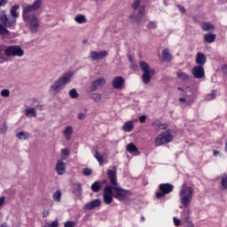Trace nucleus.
<instances>
[{
    "label": "nucleus",
    "mask_w": 227,
    "mask_h": 227,
    "mask_svg": "<svg viewBox=\"0 0 227 227\" xmlns=\"http://www.w3.org/2000/svg\"><path fill=\"white\" fill-rule=\"evenodd\" d=\"M42 7V0H35L33 4H27L23 7L22 17L24 22H27L29 25V30L31 33H36L40 29V20L33 12L40 10Z\"/></svg>",
    "instance_id": "nucleus-1"
},
{
    "label": "nucleus",
    "mask_w": 227,
    "mask_h": 227,
    "mask_svg": "<svg viewBox=\"0 0 227 227\" xmlns=\"http://www.w3.org/2000/svg\"><path fill=\"white\" fill-rule=\"evenodd\" d=\"M114 169H108L106 175L110 180L112 191L114 192V198L119 201H123L132 196V193L129 190H125L118 185V177L116 176V167H113Z\"/></svg>",
    "instance_id": "nucleus-2"
},
{
    "label": "nucleus",
    "mask_w": 227,
    "mask_h": 227,
    "mask_svg": "<svg viewBox=\"0 0 227 227\" xmlns=\"http://www.w3.org/2000/svg\"><path fill=\"white\" fill-rule=\"evenodd\" d=\"M72 77H74V72L69 71L64 73L58 80H56L50 87V93L51 95H58L59 91L63 90L67 86V84H70L72 81Z\"/></svg>",
    "instance_id": "nucleus-3"
},
{
    "label": "nucleus",
    "mask_w": 227,
    "mask_h": 227,
    "mask_svg": "<svg viewBox=\"0 0 227 227\" xmlns=\"http://www.w3.org/2000/svg\"><path fill=\"white\" fill-rule=\"evenodd\" d=\"M179 198L181 205L184 208H188L191 203H192V198H194V188L184 184L179 191Z\"/></svg>",
    "instance_id": "nucleus-4"
},
{
    "label": "nucleus",
    "mask_w": 227,
    "mask_h": 227,
    "mask_svg": "<svg viewBox=\"0 0 227 227\" xmlns=\"http://www.w3.org/2000/svg\"><path fill=\"white\" fill-rule=\"evenodd\" d=\"M0 35H10V30L7 27H13L15 24H17V20L15 19H8V15L6 12H2L0 14Z\"/></svg>",
    "instance_id": "nucleus-5"
},
{
    "label": "nucleus",
    "mask_w": 227,
    "mask_h": 227,
    "mask_svg": "<svg viewBox=\"0 0 227 227\" xmlns=\"http://www.w3.org/2000/svg\"><path fill=\"white\" fill-rule=\"evenodd\" d=\"M139 65L140 69L142 70V72H144L142 74V82H144V84H150L152 81V75L155 74V70L150 69V66L145 61H140Z\"/></svg>",
    "instance_id": "nucleus-6"
},
{
    "label": "nucleus",
    "mask_w": 227,
    "mask_h": 227,
    "mask_svg": "<svg viewBox=\"0 0 227 227\" xmlns=\"http://www.w3.org/2000/svg\"><path fill=\"white\" fill-rule=\"evenodd\" d=\"M4 54L7 58H22L24 50L19 45H11L5 48Z\"/></svg>",
    "instance_id": "nucleus-7"
},
{
    "label": "nucleus",
    "mask_w": 227,
    "mask_h": 227,
    "mask_svg": "<svg viewBox=\"0 0 227 227\" xmlns=\"http://www.w3.org/2000/svg\"><path fill=\"white\" fill-rule=\"evenodd\" d=\"M171 141H173V135L171 134V130L168 129L157 136L155 139V146H162V145L171 143Z\"/></svg>",
    "instance_id": "nucleus-8"
},
{
    "label": "nucleus",
    "mask_w": 227,
    "mask_h": 227,
    "mask_svg": "<svg viewBox=\"0 0 227 227\" xmlns=\"http://www.w3.org/2000/svg\"><path fill=\"white\" fill-rule=\"evenodd\" d=\"M160 191L156 192V198L160 200V198H164L166 194H170V192L175 189V186L169 183L160 184L159 185Z\"/></svg>",
    "instance_id": "nucleus-9"
},
{
    "label": "nucleus",
    "mask_w": 227,
    "mask_h": 227,
    "mask_svg": "<svg viewBox=\"0 0 227 227\" xmlns=\"http://www.w3.org/2000/svg\"><path fill=\"white\" fill-rule=\"evenodd\" d=\"M113 198L114 193L113 192V186L106 184L104 188L103 201L106 205H111L113 203Z\"/></svg>",
    "instance_id": "nucleus-10"
},
{
    "label": "nucleus",
    "mask_w": 227,
    "mask_h": 227,
    "mask_svg": "<svg viewBox=\"0 0 227 227\" xmlns=\"http://www.w3.org/2000/svg\"><path fill=\"white\" fill-rule=\"evenodd\" d=\"M192 75L195 79H205V67L203 66H195L192 70Z\"/></svg>",
    "instance_id": "nucleus-11"
},
{
    "label": "nucleus",
    "mask_w": 227,
    "mask_h": 227,
    "mask_svg": "<svg viewBox=\"0 0 227 227\" xmlns=\"http://www.w3.org/2000/svg\"><path fill=\"white\" fill-rule=\"evenodd\" d=\"M107 56V51H91L90 52V59H92V61H98L100 59H104Z\"/></svg>",
    "instance_id": "nucleus-12"
},
{
    "label": "nucleus",
    "mask_w": 227,
    "mask_h": 227,
    "mask_svg": "<svg viewBox=\"0 0 227 227\" xmlns=\"http://www.w3.org/2000/svg\"><path fill=\"white\" fill-rule=\"evenodd\" d=\"M112 85L114 90H123V86H125V78L122 76H116L113 80Z\"/></svg>",
    "instance_id": "nucleus-13"
},
{
    "label": "nucleus",
    "mask_w": 227,
    "mask_h": 227,
    "mask_svg": "<svg viewBox=\"0 0 227 227\" xmlns=\"http://www.w3.org/2000/svg\"><path fill=\"white\" fill-rule=\"evenodd\" d=\"M106 84V78L101 77L91 82L90 90L91 91H97L98 88H102Z\"/></svg>",
    "instance_id": "nucleus-14"
},
{
    "label": "nucleus",
    "mask_w": 227,
    "mask_h": 227,
    "mask_svg": "<svg viewBox=\"0 0 227 227\" xmlns=\"http://www.w3.org/2000/svg\"><path fill=\"white\" fill-rule=\"evenodd\" d=\"M67 171V163L63 161V160H58L56 164V172L57 175H65Z\"/></svg>",
    "instance_id": "nucleus-15"
},
{
    "label": "nucleus",
    "mask_w": 227,
    "mask_h": 227,
    "mask_svg": "<svg viewBox=\"0 0 227 227\" xmlns=\"http://www.w3.org/2000/svg\"><path fill=\"white\" fill-rule=\"evenodd\" d=\"M195 63L198 67H205L207 63V56L202 52H198L195 57Z\"/></svg>",
    "instance_id": "nucleus-16"
},
{
    "label": "nucleus",
    "mask_w": 227,
    "mask_h": 227,
    "mask_svg": "<svg viewBox=\"0 0 227 227\" xmlns=\"http://www.w3.org/2000/svg\"><path fill=\"white\" fill-rule=\"evenodd\" d=\"M102 205V200L100 199H96L85 205L86 210H93V208H97Z\"/></svg>",
    "instance_id": "nucleus-17"
},
{
    "label": "nucleus",
    "mask_w": 227,
    "mask_h": 227,
    "mask_svg": "<svg viewBox=\"0 0 227 227\" xmlns=\"http://www.w3.org/2000/svg\"><path fill=\"white\" fill-rule=\"evenodd\" d=\"M152 125H153V127H154V129H155V130H157V132H159L160 130H166V129H168V125L160 122V121H159V120L153 121Z\"/></svg>",
    "instance_id": "nucleus-18"
},
{
    "label": "nucleus",
    "mask_w": 227,
    "mask_h": 227,
    "mask_svg": "<svg viewBox=\"0 0 227 227\" xmlns=\"http://www.w3.org/2000/svg\"><path fill=\"white\" fill-rule=\"evenodd\" d=\"M74 134V128L72 126L66 127L63 136L66 137L67 141L72 139V135Z\"/></svg>",
    "instance_id": "nucleus-19"
},
{
    "label": "nucleus",
    "mask_w": 227,
    "mask_h": 227,
    "mask_svg": "<svg viewBox=\"0 0 227 227\" xmlns=\"http://www.w3.org/2000/svg\"><path fill=\"white\" fill-rule=\"evenodd\" d=\"M215 34L207 33L204 35V42L207 43H214L215 42Z\"/></svg>",
    "instance_id": "nucleus-20"
},
{
    "label": "nucleus",
    "mask_w": 227,
    "mask_h": 227,
    "mask_svg": "<svg viewBox=\"0 0 227 227\" xmlns=\"http://www.w3.org/2000/svg\"><path fill=\"white\" fill-rule=\"evenodd\" d=\"M124 132H132L134 130V122L132 121H127L122 126Z\"/></svg>",
    "instance_id": "nucleus-21"
},
{
    "label": "nucleus",
    "mask_w": 227,
    "mask_h": 227,
    "mask_svg": "<svg viewBox=\"0 0 227 227\" xmlns=\"http://www.w3.org/2000/svg\"><path fill=\"white\" fill-rule=\"evenodd\" d=\"M25 115L27 118H36V108H26Z\"/></svg>",
    "instance_id": "nucleus-22"
},
{
    "label": "nucleus",
    "mask_w": 227,
    "mask_h": 227,
    "mask_svg": "<svg viewBox=\"0 0 227 227\" xmlns=\"http://www.w3.org/2000/svg\"><path fill=\"white\" fill-rule=\"evenodd\" d=\"M201 29L203 31H214V29H215V27L210 22H203L201 23Z\"/></svg>",
    "instance_id": "nucleus-23"
},
{
    "label": "nucleus",
    "mask_w": 227,
    "mask_h": 227,
    "mask_svg": "<svg viewBox=\"0 0 227 227\" xmlns=\"http://www.w3.org/2000/svg\"><path fill=\"white\" fill-rule=\"evenodd\" d=\"M19 8H20V6H19V4H15L12 6L10 11L11 16L12 17V19H15V20H17V17H19V12H17Z\"/></svg>",
    "instance_id": "nucleus-24"
},
{
    "label": "nucleus",
    "mask_w": 227,
    "mask_h": 227,
    "mask_svg": "<svg viewBox=\"0 0 227 227\" xmlns=\"http://www.w3.org/2000/svg\"><path fill=\"white\" fill-rule=\"evenodd\" d=\"M102 183L100 181H96L94 184H91V191L93 192H98L100 189H102Z\"/></svg>",
    "instance_id": "nucleus-25"
},
{
    "label": "nucleus",
    "mask_w": 227,
    "mask_h": 227,
    "mask_svg": "<svg viewBox=\"0 0 227 227\" xmlns=\"http://www.w3.org/2000/svg\"><path fill=\"white\" fill-rule=\"evenodd\" d=\"M16 137H18V139H29V137H31V134L25 132V131H20L18 134H16Z\"/></svg>",
    "instance_id": "nucleus-26"
},
{
    "label": "nucleus",
    "mask_w": 227,
    "mask_h": 227,
    "mask_svg": "<svg viewBox=\"0 0 227 227\" xmlns=\"http://www.w3.org/2000/svg\"><path fill=\"white\" fill-rule=\"evenodd\" d=\"M126 150L127 152H129V153H137V147L136 146V145L130 143L126 146Z\"/></svg>",
    "instance_id": "nucleus-27"
},
{
    "label": "nucleus",
    "mask_w": 227,
    "mask_h": 227,
    "mask_svg": "<svg viewBox=\"0 0 227 227\" xmlns=\"http://www.w3.org/2000/svg\"><path fill=\"white\" fill-rule=\"evenodd\" d=\"M163 61H169L171 59V53L168 49H164L162 51Z\"/></svg>",
    "instance_id": "nucleus-28"
},
{
    "label": "nucleus",
    "mask_w": 227,
    "mask_h": 227,
    "mask_svg": "<svg viewBox=\"0 0 227 227\" xmlns=\"http://www.w3.org/2000/svg\"><path fill=\"white\" fill-rule=\"evenodd\" d=\"M75 22H78V24H84L86 22V16L80 14L74 17Z\"/></svg>",
    "instance_id": "nucleus-29"
},
{
    "label": "nucleus",
    "mask_w": 227,
    "mask_h": 227,
    "mask_svg": "<svg viewBox=\"0 0 227 227\" xmlns=\"http://www.w3.org/2000/svg\"><path fill=\"white\" fill-rule=\"evenodd\" d=\"M176 75H177L178 79H181L182 81H187V79H189V75H187V74H185L183 71H178L176 73Z\"/></svg>",
    "instance_id": "nucleus-30"
},
{
    "label": "nucleus",
    "mask_w": 227,
    "mask_h": 227,
    "mask_svg": "<svg viewBox=\"0 0 227 227\" xmlns=\"http://www.w3.org/2000/svg\"><path fill=\"white\" fill-rule=\"evenodd\" d=\"M94 157L98 160V162H99L100 166H102V164L104 162V156L102 154H100V153L96 151Z\"/></svg>",
    "instance_id": "nucleus-31"
},
{
    "label": "nucleus",
    "mask_w": 227,
    "mask_h": 227,
    "mask_svg": "<svg viewBox=\"0 0 227 227\" xmlns=\"http://www.w3.org/2000/svg\"><path fill=\"white\" fill-rule=\"evenodd\" d=\"M215 97H217V90H213L211 91V93H209L206 96V100H214V98H215Z\"/></svg>",
    "instance_id": "nucleus-32"
},
{
    "label": "nucleus",
    "mask_w": 227,
    "mask_h": 227,
    "mask_svg": "<svg viewBox=\"0 0 227 227\" xmlns=\"http://www.w3.org/2000/svg\"><path fill=\"white\" fill-rule=\"evenodd\" d=\"M69 97L72 98H79V93H77V90L72 89L69 90Z\"/></svg>",
    "instance_id": "nucleus-33"
},
{
    "label": "nucleus",
    "mask_w": 227,
    "mask_h": 227,
    "mask_svg": "<svg viewBox=\"0 0 227 227\" xmlns=\"http://www.w3.org/2000/svg\"><path fill=\"white\" fill-rule=\"evenodd\" d=\"M220 189H222V190L227 189V176H224L222 178Z\"/></svg>",
    "instance_id": "nucleus-34"
},
{
    "label": "nucleus",
    "mask_w": 227,
    "mask_h": 227,
    "mask_svg": "<svg viewBox=\"0 0 227 227\" xmlns=\"http://www.w3.org/2000/svg\"><path fill=\"white\" fill-rule=\"evenodd\" d=\"M53 200L55 201H61V191H57L53 193Z\"/></svg>",
    "instance_id": "nucleus-35"
},
{
    "label": "nucleus",
    "mask_w": 227,
    "mask_h": 227,
    "mask_svg": "<svg viewBox=\"0 0 227 227\" xmlns=\"http://www.w3.org/2000/svg\"><path fill=\"white\" fill-rule=\"evenodd\" d=\"M59 222L58 221V219H56L55 221H53L51 223H45L44 227H59Z\"/></svg>",
    "instance_id": "nucleus-36"
},
{
    "label": "nucleus",
    "mask_w": 227,
    "mask_h": 227,
    "mask_svg": "<svg viewBox=\"0 0 227 227\" xmlns=\"http://www.w3.org/2000/svg\"><path fill=\"white\" fill-rule=\"evenodd\" d=\"M1 97H4V98H8L10 97V90L4 89L2 90L0 92Z\"/></svg>",
    "instance_id": "nucleus-37"
},
{
    "label": "nucleus",
    "mask_w": 227,
    "mask_h": 227,
    "mask_svg": "<svg viewBox=\"0 0 227 227\" xmlns=\"http://www.w3.org/2000/svg\"><path fill=\"white\" fill-rule=\"evenodd\" d=\"M91 98L94 100V102H100V100H102V95L99 93H95L92 95Z\"/></svg>",
    "instance_id": "nucleus-38"
},
{
    "label": "nucleus",
    "mask_w": 227,
    "mask_h": 227,
    "mask_svg": "<svg viewBox=\"0 0 227 227\" xmlns=\"http://www.w3.org/2000/svg\"><path fill=\"white\" fill-rule=\"evenodd\" d=\"M147 29H156L157 28V22L155 21H150L147 25H146Z\"/></svg>",
    "instance_id": "nucleus-39"
},
{
    "label": "nucleus",
    "mask_w": 227,
    "mask_h": 227,
    "mask_svg": "<svg viewBox=\"0 0 227 227\" xmlns=\"http://www.w3.org/2000/svg\"><path fill=\"white\" fill-rule=\"evenodd\" d=\"M70 155V151L67 148H64L61 150V156L64 158V159H67V157H68Z\"/></svg>",
    "instance_id": "nucleus-40"
},
{
    "label": "nucleus",
    "mask_w": 227,
    "mask_h": 227,
    "mask_svg": "<svg viewBox=\"0 0 227 227\" xmlns=\"http://www.w3.org/2000/svg\"><path fill=\"white\" fill-rule=\"evenodd\" d=\"M140 4H141V0H135L132 4L133 10H137Z\"/></svg>",
    "instance_id": "nucleus-41"
},
{
    "label": "nucleus",
    "mask_w": 227,
    "mask_h": 227,
    "mask_svg": "<svg viewBox=\"0 0 227 227\" xmlns=\"http://www.w3.org/2000/svg\"><path fill=\"white\" fill-rule=\"evenodd\" d=\"M82 173L85 176H90V175L92 173V170L91 168H83Z\"/></svg>",
    "instance_id": "nucleus-42"
},
{
    "label": "nucleus",
    "mask_w": 227,
    "mask_h": 227,
    "mask_svg": "<svg viewBox=\"0 0 227 227\" xmlns=\"http://www.w3.org/2000/svg\"><path fill=\"white\" fill-rule=\"evenodd\" d=\"M64 227H75V222H72V221L67 222L64 224Z\"/></svg>",
    "instance_id": "nucleus-43"
},
{
    "label": "nucleus",
    "mask_w": 227,
    "mask_h": 227,
    "mask_svg": "<svg viewBox=\"0 0 227 227\" xmlns=\"http://www.w3.org/2000/svg\"><path fill=\"white\" fill-rule=\"evenodd\" d=\"M144 13H145V7L142 6L139 8L138 17L141 19V17H143Z\"/></svg>",
    "instance_id": "nucleus-44"
},
{
    "label": "nucleus",
    "mask_w": 227,
    "mask_h": 227,
    "mask_svg": "<svg viewBox=\"0 0 227 227\" xmlns=\"http://www.w3.org/2000/svg\"><path fill=\"white\" fill-rule=\"evenodd\" d=\"M173 221H174L175 226H180V224H181L180 219L174 217Z\"/></svg>",
    "instance_id": "nucleus-45"
},
{
    "label": "nucleus",
    "mask_w": 227,
    "mask_h": 227,
    "mask_svg": "<svg viewBox=\"0 0 227 227\" xmlns=\"http://www.w3.org/2000/svg\"><path fill=\"white\" fill-rule=\"evenodd\" d=\"M5 201H6V197L4 196L0 197V208L1 207H3V205H4Z\"/></svg>",
    "instance_id": "nucleus-46"
},
{
    "label": "nucleus",
    "mask_w": 227,
    "mask_h": 227,
    "mask_svg": "<svg viewBox=\"0 0 227 227\" xmlns=\"http://www.w3.org/2000/svg\"><path fill=\"white\" fill-rule=\"evenodd\" d=\"M34 109H35V111L36 109H38L39 111H43V105L38 103Z\"/></svg>",
    "instance_id": "nucleus-47"
},
{
    "label": "nucleus",
    "mask_w": 227,
    "mask_h": 227,
    "mask_svg": "<svg viewBox=\"0 0 227 227\" xmlns=\"http://www.w3.org/2000/svg\"><path fill=\"white\" fill-rule=\"evenodd\" d=\"M77 117L78 120H84V118H86V114L79 113Z\"/></svg>",
    "instance_id": "nucleus-48"
},
{
    "label": "nucleus",
    "mask_w": 227,
    "mask_h": 227,
    "mask_svg": "<svg viewBox=\"0 0 227 227\" xmlns=\"http://www.w3.org/2000/svg\"><path fill=\"white\" fill-rule=\"evenodd\" d=\"M140 123H145L146 121V115H142L139 117Z\"/></svg>",
    "instance_id": "nucleus-49"
},
{
    "label": "nucleus",
    "mask_w": 227,
    "mask_h": 227,
    "mask_svg": "<svg viewBox=\"0 0 227 227\" xmlns=\"http://www.w3.org/2000/svg\"><path fill=\"white\" fill-rule=\"evenodd\" d=\"M178 10L181 12V13H185V7L182 5H177Z\"/></svg>",
    "instance_id": "nucleus-50"
},
{
    "label": "nucleus",
    "mask_w": 227,
    "mask_h": 227,
    "mask_svg": "<svg viewBox=\"0 0 227 227\" xmlns=\"http://www.w3.org/2000/svg\"><path fill=\"white\" fill-rule=\"evenodd\" d=\"M49 214H50L49 210L44 209L43 211V217H49Z\"/></svg>",
    "instance_id": "nucleus-51"
},
{
    "label": "nucleus",
    "mask_w": 227,
    "mask_h": 227,
    "mask_svg": "<svg viewBox=\"0 0 227 227\" xmlns=\"http://www.w3.org/2000/svg\"><path fill=\"white\" fill-rule=\"evenodd\" d=\"M8 1L6 0H0V4H2L3 6L6 5Z\"/></svg>",
    "instance_id": "nucleus-52"
},
{
    "label": "nucleus",
    "mask_w": 227,
    "mask_h": 227,
    "mask_svg": "<svg viewBox=\"0 0 227 227\" xmlns=\"http://www.w3.org/2000/svg\"><path fill=\"white\" fill-rule=\"evenodd\" d=\"M179 102L185 104L187 102V100L184 98H180Z\"/></svg>",
    "instance_id": "nucleus-53"
},
{
    "label": "nucleus",
    "mask_w": 227,
    "mask_h": 227,
    "mask_svg": "<svg viewBox=\"0 0 227 227\" xmlns=\"http://www.w3.org/2000/svg\"><path fill=\"white\" fill-rule=\"evenodd\" d=\"M217 155H219V151H214V156L217 157Z\"/></svg>",
    "instance_id": "nucleus-54"
},
{
    "label": "nucleus",
    "mask_w": 227,
    "mask_h": 227,
    "mask_svg": "<svg viewBox=\"0 0 227 227\" xmlns=\"http://www.w3.org/2000/svg\"><path fill=\"white\" fill-rule=\"evenodd\" d=\"M102 184H107V181H106V179H104V180L102 181Z\"/></svg>",
    "instance_id": "nucleus-55"
},
{
    "label": "nucleus",
    "mask_w": 227,
    "mask_h": 227,
    "mask_svg": "<svg viewBox=\"0 0 227 227\" xmlns=\"http://www.w3.org/2000/svg\"><path fill=\"white\" fill-rule=\"evenodd\" d=\"M225 150H227V142L225 143Z\"/></svg>",
    "instance_id": "nucleus-56"
},
{
    "label": "nucleus",
    "mask_w": 227,
    "mask_h": 227,
    "mask_svg": "<svg viewBox=\"0 0 227 227\" xmlns=\"http://www.w3.org/2000/svg\"><path fill=\"white\" fill-rule=\"evenodd\" d=\"M141 219H142V221H145V216H142Z\"/></svg>",
    "instance_id": "nucleus-57"
},
{
    "label": "nucleus",
    "mask_w": 227,
    "mask_h": 227,
    "mask_svg": "<svg viewBox=\"0 0 227 227\" xmlns=\"http://www.w3.org/2000/svg\"><path fill=\"white\" fill-rule=\"evenodd\" d=\"M78 187H79V189H81V184H78Z\"/></svg>",
    "instance_id": "nucleus-58"
},
{
    "label": "nucleus",
    "mask_w": 227,
    "mask_h": 227,
    "mask_svg": "<svg viewBox=\"0 0 227 227\" xmlns=\"http://www.w3.org/2000/svg\"><path fill=\"white\" fill-rule=\"evenodd\" d=\"M33 102H36V98H34V99H33Z\"/></svg>",
    "instance_id": "nucleus-59"
},
{
    "label": "nucleus",
    "mask_w": 227,
    "mask_h": 227,
    "mask_svg": "<svg viewBox=\"0 0 227 227\" xmlns=\"http://www.w3.org/2000/svg\"><path fill=\"white\" fill-rule=\"evenodd\" d=\"M129 61H131L132 62V59L129 57Z\"/></svg>",
    "instance_id": "nucleus-60"
},
{
    "label": "nucleus",
    "mask_w": 227,
    "mask_h": 227,
    "mask_svg": "<svg viewBox=\"0 0 227 227\" xmlns=\"http://www.w3.org/2000/svg\"><path fill=\"white\" fill-rule=\"evenodd\" d=\"M178 90H182L181 88H178Z\"/></svg>",
    "instance_id": "nucleus-61"
}]
</instances>
